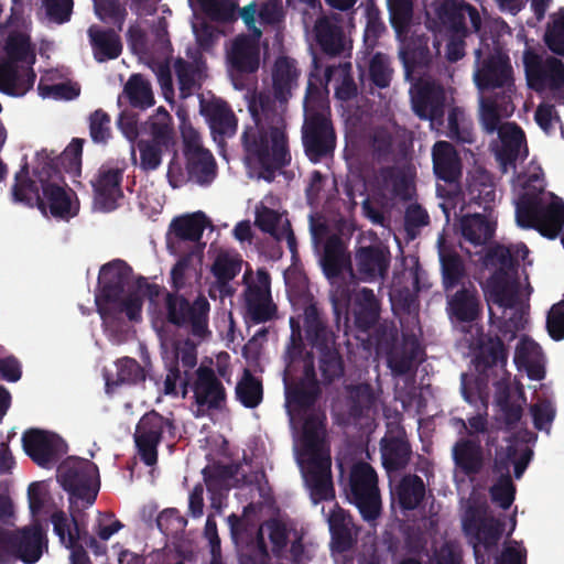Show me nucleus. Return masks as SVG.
<instances>
[{
    "mask_svg": "<svg viewBox=\"0 0 564 564\" xmlns=\"http://www.w3.org/2000/svg\"><path fill=\"white\" fill-rule=\"evenodd\" d=\"M291 336L284 354L283 375L285 409L294 434V454L314 505L333 500L335 492L330 473V455L324 444L319 415L311 408L321 393L314 358L304 352L301 324L290 318Z\"/></svg>",
    "mask_w": 564,
    "mask_h": 564,
    "instance_id": "1",
    "label": "nucleus"
},
{
    "mask_svg": "<svg viewBox=\"0 0 564 564\" xmlns=\"http://www.w3.org/2000/svg\"><path fill=\"white\" fill-rule=\"evenodd\" d=\"M300 75L294 58L279 56L271 68L273 105L262 101L260 111L254 106L249 107L252 124L243 131L242 144L250 177L269 180L273 170L291 161L284 115L286 104L299 86Z\"/></svg>",
    "mask_w": 564,
    "mask_h": 564,
    "instance_id": "2",
    "label": "nucleus"
},
{
    "mask_svg": "<svg viewBox=\"0 0 564 564\" xmlns=\"http://www.w3.org/2000/svg\"><path fill=\"white\" fill-rule=\"evenodd\" d=\"M528 256V247L519 242L508 247L496 246L485 258L486 267L495 269L484 285L489 321L508 340L516 338V333L524 329L528 323L532 288L528 282V275L524 274L521 279L516 269L518 261H524Z\"/></svg>",
    "mask_w": 564,
    "mask_h": 564,
    "instance_id": "3",
    "label": "nucleus"
},
{
    "mask_svg": "<svg viewBox=\"0 0 564 564\" xmlns=\"http://www.w3.org/2000/svg\"><path fill=\"white\" fill-rule=\"evenodd\" d=\"M159 295V286L144 278H134L129 264L115 259L99 270L95 304L102 322L104 333L113 345L126 341L127 321L139 323L145 299Z\"/></svg>",
    "mask_w": 564,
    "mask_h": 564,
    "instance_id": "4",
    "label": "nucleus"
},
{
    "mask_svg": "<svg viewBox=\"0 0 564 564\" xmlns=\"http://www.w3.org/2000/svg\"><path fill=\"white\" fill-rule=\"evenodd\" d=\"M11 193L14 203L36 206L43 215L50 212L53 217L63 220L75 217L79 210L75 193L66 186L45 150L35 154L32 177L26 164L15 173Z\"/></svg>",
    "mask_w": 564,
    "mask_h": 564,
    "instance_id": "5",
    "label": "nucleus"
},
{
    "mask_svg": "<svg viewBox=\"0 0 564 564\" xmlns=\"http://www.w3.org/2000/svg\"><path fill=\"white\" fill-rule=\"evenodd\" d=\"M516 221L522 229H535L543 237L554 239L564 226V200L545 191L541 166L532 161L525 172L512 181Z\"/></svg>",
    "mask_w": 564,
    "mask_h": 564,
    "instance_id": "6",
    "label": "nucleus"
},
{
    "mask_svg": "<svg viewBox=\"0 0 564 564\" xmlns=\"http://www.w3.org/2000/svg\"><path fill=\"white\" fill-rule=\"evenodd\" d=\"M475 50L473 82L478 90V113L480 97L495 100L505 115L514 110L512 97L516 94L513 67L503 47H491L487 39Z\"/></svg>",
    "mask_w": 564,
    "mask_h": 564,
    "instance_id": "7",
    "label": "nucleus"
},
{
    "mask_svg": "<svg viewBox=\"0 0 564 564\" xmlns=\"http://www.w3.org/2000/svg\"><path fill=\"white\" fill-rule=\"evenodd\" d=\"M505 115L495 100L480 97L479 124L487 134H498L496 158L502 173L516 172L517 163L528 155L525 137L520 127L513 122H503Z\"/></svg>",
    "mask_w": 564,
    "mask_h": 564,
    "instance_id": "8",
    "label": "nucleus"
},
{
    "mask_svg": "<svg viewBox=\"0 0 564 564\" xmlns=\"http://www.w3.org/2000/svg\"><path fill=\"white\" fill-rule=\"evenodd\" d=\"M35 47L23 33H12L6 44V59L0 64V91L12 97L24 96L34 85Z\"/></svg>",
    "mask_w": 564,
    "mask_h": 564,
    "instance_id": "9",
    "label": "nucleus"
},
{
    "mask_svg": "<svg viewBox=\"0 0 564 564\" xmlns=\"http://www.w3.org/2000/svg\"><path fill=\"white\" fill-rule=\"evenodd\" d=\"M303 107V147L310 161L317 163L334 152L336 134L329 118V107L323 98L315 97L311 82Z\"/></svg>",
    "mask_w": 564,
    "mask_h": 564,
    "instance_id": "10",
    "label": "nucleus"
},
{
    "mask_svg": "<svg viewBox=\"0 0 564 564\" xmlns=\"http://www.w3.org/2000/svg\"><path fill=\"white\" fill-rule=\"evenodd\" d=\"M517 40L524 44L522 63L528 86L544 98L564 105V61L539 54L525 39L522 29L517 33Z\"/></svg>",
    "mask_w": 564,
    "mask_h": 564,
    "instance_id": "11",
    "label": "nucleus"
},
{
    "mask_svg": "<svg viewBox=\"0 0 564 564\" xmlns=\"http://www.w3.org/2000/svg\"><path fill=\"white\" fill-rule=\"evenodd\" d=\"M12 514V505L8 495L0 492V521ZM44 549L46 540L43 530L34 524L21 530H9L0 527V564H11L17 560L25 564L36 563Z\"/></svg>",
    "mask_w": 564,
    "mask_h": 564,
    "instance_id": "12",
    "label": "nucleus"
},
{
    "mask_svg": "<svg viewBox=\"0 0 564 564\" xmlns=\"http://www.w3.org/2000/svg\"><path fill=\"white\" fill-rule=\"evenodd\" d=\"M303 326L306 340L318 354L321 381L330 384L344 375V362L336 348L335 334L325 325L313 304L304 310Z\"/></svg>",
    "mask_w": 564,
    "mask_h": 564,
    "instance_id": "13",
    "label": "nucleus"
},
{
    "mask_svg": "<svg viewBox=\"0 0 564 564\" xmlns=\"http://www.w3.org/2000/svg\"><path fill=\"white\" fill-rule=\"evenodd\" d=\"M532 457L533 451L528 445L509 444L506 449L497 451L495 467L500 477L491 486L490 496L500 508L507 510L514 501L516 486L509 475L510 465H513L516 479H520Z\"/></svg>",
    "mask_w": 564,
    "mask_h": 564,
    "instance_id": "14",
    "label": "nucleus"
},
{
    "mask_svg": "<svg viewBox=\"0 0 564 564\" xmlns=\"http://www.w3.org/2000/svg\"><path fill=\"white\" fill-rule=\"evenodd\" d=\"M308 224L313 246L318 249L324 243L321 264L330 283L334 284L335 280L346 271L352 275L350 257L340 239L330 234L326 219L318 214H311Z\"/></svg>",
    "mask_w": 564,
    "mask_h": 564,
    "instance_id": "15",
    "label": "nucleus"
},
{
    "mask_svg": "<svg viewBox=\"0 0 564 564\" xmlns=\"http://www.w3.org/2000/svg\"><path fill=\"white\" fill-rule=\"evenodd\" d=\"M391 24L399 41V58L404 68V77L411 80L414 66L426 63L429 53L422 39L408 40L409 24L412 18V0H387Z\"/></svg>",
    "mask_w": 564,
    "mask_h": 564,
    "instance_id": "16",
    "label": "nucleus"
},
{
    "mask_svg": "<svg viewBox=\"0 0 564 564\" xmlns=\"http://www.w3.org/2000/svg\"><path fill=\"white\" fill-rule=\"evenodd\" d=\"M57 481L72 498L82 500L84 507H90L100 487L98 467L90 460L68 457L57 467Z\"/></svg>",
    "mask_w": 564,
    "mask_h": 564,
    "instance_id": "17",
    "label": "nucleus"
},
{
    "mask_svg": "<svg viewBox=\"0 0 564 564\" xmlns=\"http://www.w3.org/2000/svg\"><path fill=\"white\" fill-rule=\"evenodd\" d=\"M347 498L357 507L365 521L372 522L380 516L378 476L369 464L360 462L352 466Z\"/></svg>",
    "mask_w": 564,
    "mask_h": 564,
    "instance_id": "18",
    "label": "nucleus"
},
{
    "mask_svg": "<svg viewBox=\"0 0 564 564\" xmlns=\"http://www.w3.org/2000/svg\"><path fill=\"white\" fill-rule=\"evenodd\" d=\"M242 293L247 317L254 324L267 323L275 318L278 307L271 294V279L267 270L256 273L246 270L242 276Z\"/></svg>",
    "mask_w": 564,
    "mask_h": 564,
    "instance_id": "19",
    "label": "nucleus"
},
{
    "mask_svg": "<svg viewBox=\"0 0 564 564\" xmlns=\"http://www.w3.org/2000/svg\"><path fill=\"white\" fill-rule=\"evenodd\" d=\"M256 12L257 7L254 3H249L242 8L240 17L252 34L250 36H237L227 51L229 65L241 73H253L260 65L259 41L262 30L260 26H256Z\"/></svg>",
    "mask_w": 564,
    "mask_h": 564,
    "instance_id": "20",
    "label": "nucleus"
},
{
    "mask_svg": "<svg viewBox=\"0 0 564 564\" xmlns=\"http://www.w3.org/2000/svg\"><path fill=\"white\" fill-rule=\"evenodd\" d=\"M460 392L464 400L475 408L476 413L468 417L467 423L462 419H454L453 425L459 431H466L468 438L477 440L478 435H485L489 431L487 420L489 389L482 378L475 379L474 375L462 373Z\"/></svg>",
    "mask_w": 564,
    "mask_h": 564,
    "instance_id": "21",
    "label": "nucleus"
},
{
    "mask_svg": "<svg viewBox=\"0 0 564 564\" xmlns=\"http://www.w3.org/2000/svg\"><path fill=\"white\" fill-rule=\"evenodd\" d=\"M254 225L276 241L285 240L292 257H295L297 252L296 238L278 196L268 194L256 205Z\"/></svg>",
    "mask_w": 564,
    "mask_h": 564,
    "instance_id": "22",
    "label": "nucleus"
},
{
    "mask_svg": "<svg viewBox=\"0 0 564 564\" xmlns=\"http://www.w3.org/2000/svg\"><path fill=\"white\" fill-rule=\"evenodd\" d=\"M209 307L204 296H198L193 304L178 294L167 293L165 296L169 321L177 326H191L192 334L198 338L208 334Z\"/></svg>",
    "mask_w": 564,
    "mask_h": 564,
    "instance_id": "23",
    "label": "nucleus"
},
{
    "mask_svg": "<svg viewBox=\"0 0 564 564\" xmlns=\"http://www.w3.org/2000/svg\"><path fill=\"white\" fill-rule=\"evenodd\" d=\"M508 361V352L500 338L489 339L486 345L480 348L479 364L478 367L484 368L482 378L485 383L488 384V370L492 368L501 371V378L494 382L495 386V400L497 405L509 403L510 395V375L506 372V366ZM478 379V377H475Z\"/></svg>",
    "mask_w": 564,
    "mask_h": 564,
    "instance_id": "24",
    "label": "nucleus"
},
{
    "mask_svg": "<svg viewBox=\"0 0 564 564\" xmlns=\"http://www.w3.org/2000/svg\"><path fill=\"white\" fill-rule=\"evenodd\" d=\"M123 167L115 163L102 164L90 181L94 188V208L108 213L118 207L123 193L121 188Z\"/></svg>",
    "mask_w": 564,
    "mask_h": 564,
    "instance_id": "25",
    "label": "nucleus"
},
{
    "mask_svg": "<svg viewBox=\"0 0 564 564\" xmlns=\"http://www.w3.org/2000/svg\"><path fill=\"white\" fill-rule=\"evenodd\" d=\"M173 425L169 419L156 412L144 414L139 421L134 442L143 463L153 466L158 460V445L165 432H171Z\"/></svg>",
    "mask_w": 564,
    "mask_h": 564,
    "instance_id": "26",
    "label": "nucleus"
},
{
    "mask_svg": "<svg viewBox=\"0 0 564 564\" xmlns=\"http://www.w3.org/2000/svg\"><path fill=\"white\" fill-rule=\"evenodd\" d=\"M22 444L25 453L43 468H52L67 451L62 437L42 430L25 432L22 436Z\"/></svg>",
    "mask_w": 564,
    "mask_h": 564,
    "instance_id": "27",
    "label": "nucleus"
},
{
    "mask_svg": "<svg viewBox=\"0 0 564 564\" xmlns=\"http://www.w3.org/2000/svg\"><path fill=\"white\" fill-rule=\"evenodd\" d=\"M411 104L414 113L431 124L444 116L446 91L435 80L420 79L410 88Z\"/></svg>",
    "mask_w": 564,
    "mask_h": 564,
    "instance_id": "28",
    "label": "nucleus"
},
{
    "mask_svg": "<svg viewBox=\"0 0 564 564\" xmlns=\"http://www.w3.org/2000/svg\"><path fill=\"white\" fill-rule=\"evenodd\" d=\"M355 268L362 282L382 281L389 270L391 254L381 241L376 240L368 246H359L355 250Z\"/></svg>",
    "mask_w": 564,
    "mask_h": 564,
    "instance_id": "29",
    "label": "nucleus"
},
{
    "mask_svg": "<svg viewBox=\"0 0 564 564\" xmlns=\"http://www.w3.org/2000/svg\"><path fill=\"white\" fill-rule=\"evenodd\" d=\"M196 379L192 386L195 404L192 412L194 416L202 417L209 410L220 409L225 402L226 393L223 383L215 372L206 367H199L195 371Z\"/></svg>",
    "mask_w": 564,
    "mask_h": 564,
    "instance_id": "30",
    "label": "nucleus"
},
{
    "mask_svg": "<svg viewBox=\"0 0 564 564\" xmlns=\"http://www.w3.org/2000/svg\"><path fill=\"white\" fill-rule=\"evenodd\" d=\"M199 112L208 123L214 141L219 145L224 138L232 137L236 133V116L223 99L202 94L199 96Z\"/></svg>",
    "mask_w": 564,
    "mask_h": 564,
    "instance_id": "31",
    "label": "nucleus"
},
{
    "mask_svg": "<svg viewBox=\"0 0 564 564\" xmlns=\"http://www.w3.org/2000/svg\"><path fill=\"white\" fill-rule=\"evenodd\" d=\"M370 191L378 197L381 204H388L393 199L405 200L411 197V178L395 167L381 169L370 184Z\"/></svg>",
    "mask_w": 564,
    "mask_h": 564,
    "instance_id": "32",
    "label": "nucleus"
},
{
    "mask_svg": "<svg viewBox=\"0 0 564 564\" xmlns=\"http://www.w3.org/2000/svg\"><path fill=\"white\" fill-rule=\"evenodd\" d=\"M380 452L387 470L399 469L408 464L411 449L404 438L399 414L394 415L393 421H389L387 434L380 443Z\"/></svg>",
    "mask_w": 564,
    "mask_h": 564,
    "instance_id": "33",
    "label": "nucleus"
},
{
    "mask_svg": "<svg viewBox=\"0 0 564 564\" xmlns=\"http://www.w3.org/2000/svg\"><path fill=\"white\" fill-rule=\"evenodd\" d=\"M291 529L289 524L280 519H270L265 521L257 531L258 549L256 557L242 555L241 564H269V553L264 546V538L267 536L274 553L282 552L289 541Z\"/></svg>",
    "mask_w": 564,
    "mask_h": 564,
    "instance_id": "34",
    "label": "nucleus"
},
{
    "mask_svg": "<svg viewBox=\"0 0 564 564\" xmlns=\"http://www.w3.org/2000/svg\"><path fill=\"white\" fill-rule=\"evenodd\" d=\"M513 364L518 371H524L530 380L541 381L545 378V355L541 346L527 335L520 336L516 343Z\"/></svg>",
    "mask_w": 564,
    "mask_h": 564,
    "instance_id": "35",
    "label": "nucleus"
},
{
    "mask_svg": "<svg viewBox=\"0 0 564 564\" xmlns=\"http://www.w3.org/2000/svg\"><path fill=\"white\" fill-rule=\"evenodd\" d=\"M452 456L455 464L454 479L459 488L464 479L462 476L473 478L484 466V453L480 441L476 438H459L452 448Z\"/></svg>",
    "mask_w": 564,
    "mask_h": 564,
    "instance_id": "36",
    "label": "nucleus"
},
{
    "mask_svg": "<svg viewBox=\"0 0 564 564\" xmlns=\"http://www.w3.org/2000/svg\"><path fill=\"white\" fill-rule=\"evenodd\" d=\"M243 260L232 249L217 248L214 251L210 272L215 279V286L221 296H231L234 289L230 282L239 274Z\"/></svg>",
    "mask_w": 564,
    "mask_h": 564,
    "instance_id": "37",
    "label": "nucleus"
},
{
    "mask_svg": "<svg viewBox=\"0 0 564 564\" xmlns=\"http://www.w3.org/2000/svg\"><path fill=\"white\" fill-rule=\"evenodd\" d=\"M436 14L452 32L466 31L467 19L476 32L480 31L481 18L478 11L464 0H443L436 8Z\"/></svg>",
    "mask_w": 564,
    "mask_h": 564,
    "instance_id": "38",
    "label": "nucleus"
},
{
    "mask_svg": "<svg viewBox=\"0 0 564 564\" xmlns=\"http://www.w3.org/2000/svg\"><path fill=\"white\" fill-rule=\"evenodd\" d=\"M314 35L321 48L329 55H339L350 48L336 15L319 17L314 24Z\"/></svg>",
    "mask_w": 564,
    "mask_h": 564,
    "instance_id": "39",
    "label": "nucleus"
},
{
    "mask_svg": "<svg viewBox=\"0 0 564 564\" xmlns=\"http://www.w3.org/2000/svg\"><path fill=\"white\" fill-rule=\"evenodd\" d=\"M410 141L411 133L392 121L376 128L371 137L373 152L379 158H386L395 152H403Z\"/></svg>",
    "mask_w": 564,
    "mask_h": 564,
    "instance_id": "40",
    "label": "nucleus"
},
{
    "mask_svg": "<svg viewBox=\"0 0 564 564\" xmlns=\"http://www.w3.org/2000/svg\"><path fill=\"white\" fill-rule=\"evenodd\" d=\"M187 57L188 61L178 58L174 64L182 98H187L198 90L205 78V64L200 54L187 51Z\"/></svg>",
    "mask_w": 564,
    "mask_h": 564,
    "instance_id": "41",
    "label": "nucleus"
},
{
    "mask_svg": "<svg viewBox=\"0 0 564 564\" xmlns=\"http://www.w3.org/2000/svg\"><path fill=\"white\" fill-rule=\"evenodd\" d=\"M433 170L437 178L455 182L462 173V164L454 147L447 141H437L432 148Z\"/></svg>",
    "mask_w": 564,
    "mask_h": 564,
    "instance_id": "42",
    "label": "nucleus"
},
{
    "mask_svg": "<svg viewBox=\"0 0 564 564\" xmlns=\"http://www.w3.org/2000/svg\"><path fill=\"white\" fill-rule=\"evenodd\" d=\"M322 512L328 523L333 546L338 551L347 550L351 545L354 535V523L350 516L337 505H333L327 513L323 507Z\"/></svg>",
    "mask_w": 564,
    "mask_h": 564,
    "instance_id": "43",
    "label": "nucleus"
},
{
    "mask_svg": "<svg viewBox=\"0 0 564 564\" xmlns=\"http://www.w3.org/2000/svg\"><path fill=\"white\" fill-rule=\"evenodd\" d=\"M459 230L465 241L473 246H484L494 236L495 221L489 215L468 214L460 218Z\"/></svg>",
    "mask_w": 564,
    "mask_h": 564,
    "instance_id": "44",
    "label": "nucleus"
},
{
    "mask_svg": "<svg viewBox=\"0 0 564 564\" xmlns=\"http://www.w3.org/2000/svg\"><path fill=\"white\" fill-rule=\"evenodd\" d=\"M204 480L210 495V506L216 512L220 513L227 506L225 499L236 479L229 468H214L203 470Z\"/></svg>",
    "mask_w": 564,
    "mask_h": 564,
    "instance_id": "45",
    "label": "nucleus"
},
{
    "mask_svg": "<svg viewBox=\"0 0 564 564\" xmlns=\"http://www.w3.org/2000/svg\"><path fill=\"white\" fill-rule=\"evenodd\" d=\"M88 36L97 62L115 59L120 55L122 46L116 32L93 25L88 29Z\"/></svg>",
    "mask_w": 564,
    "mask_h": 564,
    "instance_id": "46",
    "label": "nucleus"
},
{
    "mask_svg": "<svg viewBox=\"0 0 564 564\" xmlns=\"http://www.w3.org/2000/svg\"><path fill=\"white\" fill-rule=\"evenodd\" d=\"M171 148V144L141 139L135 147L131 145V158L133 163L142 171L152 172L159 169L163 154L170 151Z\"/></svg>",
    "mask_w": 564,
    "mask_h": 564,
    "instance_id": "47",
    "label": "nucleus"
},
{
    "mask_svg": "<svg viewBox=\"0 0 564 564\" xmlns=\"http://www.w3.org/2000/svg\"><path fill=\"white\" fill-rule=\"evenodd\" d=\"M325 80L326 86L333 85L335 97L340 101H348L357 95V86L351 75V64L348 62L327 66Z\"/></svg>",
    "mask_w": 564,
    "mask_h": 564,
    "instance_id": "48",
    "label": "nucleus"
},
{
    "mask_svg": "<svg viewBox=\"0 0 564 564\" xmlns=\"http://www.w3.org/2000/svg\"><path fill=\"white\" fill-rule=\"evenodd\" d=\"M468 204H475L489 212L497 199V192L491 177L484 171L474 173L467 185Z\"/></svg>",
    "mask_w": 564,
    "mask_h": 564,
    "instance_id": "49",
    "label": "nucleus"
},
{
    "mask_svg": "<svg viewBox=\"0 0 564 564\" xmlns=\"http://www.w3.org/2000/svg\"><path fill=\"white\" fill-rule=\"evenodd\" d=\"M354 314L360 329L367 330L373 326L380 314L379 301L372 290L362 288L354 295Z\"/></svg>",
    "mask_w": 564,
    "mask_h": 564,
    "instance_id": "50",
    "label": "nucleus"
},
{
    "mask_svg": "<svg viewBox=\"0 0 564 564\" xmlns=\"http://www.w3.org/2000/svg\"><path fill=\"white\" fill-rule=\"evenodd\" d=\"M447 312L452 319L473 322L479 314V301L475 289H462L447 301Z\"/></svg>",
    "mask_w": 564,
    "mask_h": 564,
    "instance_id": "51",
    "label": "nucleus"
},
{
    "mask_svg": "<svg viewBox=\"0 0 564 564\" xmlns=\"http://www.w3.org/2000/svg\"><path fill=\"white\" fill-rule=\"evenodd\" d=\"M57 76H63L59 70H48L37 85L39 95L46 99L72 100L79 95V86L69 80L53 83Z\"/></svg>",
    "mask_w": 564,
    "mask_h": 564,
    "instance_id": "52",
    "label": "nucleus"
},
{
    "mask_svg": "<svg viewBox=\"0 0 564 564\" xmlns=\"http://www.w3.org/2000/svg\"><path fill=\"white\" fill-rule=\"evenodd\" d=\"M207 226L209 220L203 212L177 217L171 223V229L180 240L193 241L195 246L200 245L199 240ZM202 245L205 247V243Z\"/></svg>",
    "mask_w": 564,
    "mask_h": 564,
    "instance_id": "53",
    "label": "nucleus"
},
{
    "mask_svg": "<svg viewBox=\"0 0 564 564\" xmlns=\"http://www.w3.org/2000/svg\"><path fill=\"white\" fill-rule=\"evenodd\" d=\"M187 160L188 177L200 185H209L216 177V162L208 150L185 155Z\"/></svg>",
    "mask_w": 564,
    "mask_h": 564,
    "instance_id": "54",
    "label": "nucleus"
},
{
    "mask_svg": "<svg viewBox=\"0 0 564 564\" xmlns=\"http://www.w3.org/2000/svg\"><path fill=\"white\" fill-rule=\"evenodd\" d=\"M438 257L443 276V285L446 290L456 286L464 275V264L462 259L453 251L448 250L443 243V237L437 240Z\"/></svg>",
    "mask_w": 564,
    "mask_h": 564,
    "instance_id": "55",
    "label": "nucleus"
},
{
    "mask_svg": "<svg viewBox=\"0 0 564 564\" xmlns=\"http://www.w3.org/2000/svg\"><path fill=\"white\" fill-rule=\"evenodd\" d=\"M395 494L403 509L413 510L422 502L425 496V485L421 477L406 475L399 482Z\"/></svg>",
    "mask_w": 564,
    "mask_h": 564,
    "instance_id": "56",
    "label": "nucleus"
},
{
    "mask_svg": "<svg viewBox=\"0 0 564 564\" xmlns=\"http://www.w3.org/2000/svg\"><path fill=\"white\" fill-rule=\"evenodd\" d=\"M117 379L111 380L107 373H105L106 392L112 393L113 388L120 383H138L145 379L143 368L139 362L132 358L123 357L116 362Z\"/></svg>",
    "mask_w": 564,
    "mask_h": 564,
    "instance_id": "57",
    "label": "nucleus"
},
{
    "mask_svg": "<svg viewBox=\"0 0 564 564\" xmlns=\"http://www.w3.org/2000/svg\"><path fill=\"white\" fill-rule=\"evenodd\" d=\"M123 93L129 102L140 109H147L154 105V95L151 84L140 74H133L124 85Z\"/></svg>",
    "mask_w": 564,
    "mask_h": 564,
    "instance_id": "58",
    "label": "nucleus"
},
{
    "mask_svg": "<svg viewBox=\"0 0 564 564\" xmlns=\"http://www.w3.org/2000/svg\"><path fill=\"white\" fill-rule=\"evenodd\" d=\"M162 356L166 364L174 366V362L181 361L183 367L192 369L196 366V346L189 340L183 343L162 341Z\"/></svg>",
    "mask_w": 564,
    "mask_h": 564,
    "instance_id": "59",
    "label": "nucleus"
},
{
    "mask_svg": "<svg viewBox=\"0 0 564 564\" xmlns=\"http://www.w3.org/2000/svg\"><path fill=\"white\" fill-rule=\"evenodd\" d=\"M419 354L420 347L416 341H405L401 347H394L390 351L388 367L394 375H404L410 371Z\"/></svg>",
    "mask_w": 564,
    "mask_h": 564,
    "instance_id": "60",
    "label": "nucleus"
},
{
    "mask_svg": "<svg viewBox=\"0 0 564 564\" xmlns=\"http://www.w3.org/2000/svg\"><path fill=\"white\" fill-rule=\"evenodd\" d=\"M263 398L261 382L249 371H245L242 378L236 386V399L248 409L257 408Z\"/></svg>",
    "mask_w": 564,
    "mask_h": 564,
    "instance_id": "61",
    "label": "nucleus"
},
{
    "mask_svg": "<svg viewBox=\"0 0 564 564\" xmlns=\"http://www.w3.org/2000/svg\"><path fill=\"white\" fill-rule=\"evenodd\" d=\"M533 425L536 430L551 434L552 424L556 416V404L551 398H538L529 408Z\"/></svg>",
    "mask_w": 564,
    "mask_h": 564,
    "instance_id": "62",
    "label": "nucleus"
},
{
    "mask_svg": "<svg viewBox=\"0 0 564 564\" xmlns=\"http://www.w3.org/2000/svg\"><path fill=\"white\" fill-rule=\"evenodd\" d=\"M54 533L58 536L62 545L74 547L80 538L79 529L74 518H69L63 511H55L51 516Z\"/></svg>",
    "mask_w": 564,
    "mask_h": 564,
    "instance_id": "63",
    "label": "nucleus"
},
{
    "mask_svg": "<svg viewBox=\"0 0 564 564\" xmlns=\"http://www.w3.org/2000/svg\"><path fill=\"white\" fill-rule=\"evenodd\" d=\"M147 126L150 140L173 145L172 118L163 107L156 109L155 113L149 118Z\"/></svg>",
    "mask_w": 564,
    "mask_h": 564,
    "instance_id": "64",
    "label": "nucleus"
}]
</instances>
